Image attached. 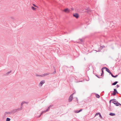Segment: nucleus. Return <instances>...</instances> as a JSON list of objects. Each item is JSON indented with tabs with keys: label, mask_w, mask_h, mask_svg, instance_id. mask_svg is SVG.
Instances as JSON below:
<instances>
[{
	"label": "nucleus",
	"mask_w": 121,
	"mask_h": 121,
	"mask_svg": "<svg viewBox=\"0 0 121 121\" xmlns=\"http://www.w3.org/2000/svg\"><path fill=\"white\" fill-rule=\"evenodd\" d=\"M63 11L66 13H68L70 12V10L68 8H66L64 9Z\"/></svg>",
	"instance_id": "1"
},
{
	"label": "nucleus",
	"mask_w": 121,
	"mask_h": 121,
	"mask_svg": "<svg viewBox=\"0 0 121 121\" xmlns=\"http://www.w3.org/2000/svg\"><path fill=\"white\" fill-rule=\"evenodd\" d=\"M73 93L69 97V102H70L73 99Z\"/></svg>",
	"instance_id": "2"
},
{
	"label": "nucleus",
	"mask_w": 121,
	"mask_h": 121,
	"mask_svg": "<svg viewBox=\"0 0 121 121\" xmlns=\"http://www.w3.org/2000/svg\"><path fill=\"white\" fill-rule=\"evenodd\" d=\"M48 73H45V74H43L42 75H38L37 74H36V76H39V77H43V76H46L47 75H48Z\"/></svg>",
	"instance_id": "3"
},
{
	"label": "nucleus",
	"mask_w": 121,
	"mask_h": 121,
	"mask_svg": "<svg viewBox=\"0 0 121 121\" xmlns=\"http://www.w3.org/2000/svg\"><path fill=\"white\" fill-rule=\"evenodd\" d=\"M73 16L74 17H75L77 19L79 17V16L78 14L77 13H75L73 14Z\"/></svg>",
	"instance_id": "4"
},
{
	"label": "nucleus",
	"mask_w": 121,
	"mask_h": 121,
	"mask_svg": "<svg viewBox=\"0 0 121 121\" xmlns=\"http://www.w3.org/2000/svg\"><path fill=\"white\" fill-rule=\"evenodd\" d=\"M112 103L114 104H116L117 106H119L120 105V104L119 103L116 101H113L112 102Z\"/></svg>",
	"instance_id": "5"
},
{
	"label": "nucleus",
	"mask_w": 121,
	"mask_h": 121,
	"mask_svg": "<svg viewBox=\"0 0 121 121\" xmlns=\"http://www.w3.org/2000/svg\"><path fill=\"white\" fill-rule=\"evenodd\" d=\"M104 68L106 69V71L108 72V73H109L110 74H112V73L109 70L108 68H106V67Z\"/></svg>",
	"instance_id": "6"
},
{
	"label": "nucleus",
	"mask_w": 121,
	"mask_h": 121,
	"mask_svg": "<svg viewBox=\"0 0 121 121\" xmlns=\"http://www.w3.org/2000/svg\"><path fill=\"white\" fill-rule=\"evenodd\" d=\"M45 82V81H41L40 83H39V85H40L41 86H42L43 84Z\"/></svg>",
	"instance_id": "7"
},
{
	"label": "nucleus",
	"mask_w": 121,
	"mask_h": 121,
	"mask_svg": "<svg viewBox=\"0 0 121 121\" xmlns=\"http://www.w3.org/2000/svg\"><path fill=\"white\" fill-rule=\"evenodd\" d=\"M109 115L110 116H113L115 115V114L113 113H110L109 114Z\"/></svg>",
	"instance_id": "8"
},
{
	"label": "nucleus",
	"mask_w": 121,
	"mask_h": 121,
	"mask_svg": "<svg viewBox=\"0 0 121 121\" xmlns=\"http://www.w3.org/2000/svg\"><path fill=\"white\" fill-rule=\"evenodd\" d=\"M31 9L33 10H36V9L33 7H31Z\"/></svg>",
	"instance_id": "9"
},
{
	"label": "nucleus",
	"mask_w": 121,
	"mask_h": 121,
	"mask_svg": "<svg viewBox=\"0 0 121 121\" xmlns=\"http://www.w3.org/2000/svg\"><path fill=\"white\" fill-rule=\"evenodd\" d=\"M111 75L113 77H114V78H116V77H117V76L118 75H116V76H114L113 74H112H112H111Z\"/></svg>",
	"instance_id": "10"
},
{
	"label": "nucleus",
	"mask_w": 121,
	"mask_h": 121,
	"mask_svg": "<svg viewBox=\"0 0 121 121\" xmlns=\"http://www.w3.org/2000/svg\"><path fill=\"white\" fill-rule=\"evenodd\" d=\"M118 82H117L116 81L114 82V83H113L112 84V85H116L117 83Z\"/></svg>",
	"instance_id": "11"
},
{
	"label": "nucleus",
	"mask_w": 121,
	"mask_h": 121,
	"mask_svg": "<svg viewBox=\"0 0 121 121\" xmlns=\"http://www.w3.org/2000/svg\"><path fill=\"white\" fill-rule=\"evenodd\" d=\"M82 110V109H80L79 111H75V112L76 113H78Z\"/></svg>",
	"instance_id": "12"
},
{
	"label": "nucleus",
	"mask_w": 121,
	"mask_h": 121,
	"mask_svg": "<svg viewBox=\"0 0 121 121\" xmlns=\"http://www.w3.org/2000/svg\"><path fill=\"white\" fill-rule=\"evenodd\" d=\"M103 69H104V68H102L101 69V71H102V73H101V75H102V74H104V72H103Z\"/></svg>",
	"instance_id": "13"
},
{
	"label": "nucleus",
	"mask_w": 121,
	"mask_h": 121,
	"mask_svg": "<svg viewBox=\"0 0 121 121\" xmlns=\"http://www.w3.org/2000/svg\"><path fill=\"white\" fill-rule=\"evenodd\" d=\"M116 92H113V93H112V95H116Z\"/></svg>",
	"instance_id": "14"
},
{
	"label": "nucleus",
	"mask_w": 121,
	"mask_h": 121,
	"mask_svg": "<svg viewBox=\"0 0 121 121\" xmlns=\"http://www.w3.org/2000/svg\"><path fill=\"white\" fill-rule=\"evenodd\" d=\"M10 119L8 118H7L6 119V121H9L10 120Z\"/></svg>",
	"instance_id": "15"
},
{
	"label": "nucleus",
	"mask_w": 121,
	"mask_h": 121,
	"mask_svg": "<svg viewBox=\"0 0 121 121\" xmlns=\"http://www.w3.org/2000/svg\"><path fill=\"white\" fill-rule=\"evenodd\" d=\"M96 97L97 98H99L100 97L99 95H96Z\"/></svg>",
	"instance_id": "16"
},
{
	"label": "nucleus",
	"mask_w": 121,
	"mask_h": 121,
	"mask_svg": "<svg viewBox=\"0 0 121 121\" xmlns=\"http://www.w3.org/2000/svg\"><path fill=\"white\" fill-rule=\"evenodd\" d=\"M48 111V110H47L46 111H43V112H41V115L42 114H43V112H46Z\"/></svg>",
	"instance_id": "17"
},
{
	"label": "nucleus",
	"mask_w": 121,
	"mask_h": 121,
	"mask_svg": "<svg viewBox=\"0 0 121 121\" xmlns=\"http://www.w3.org/2000/svg\"><path fill=\"white\" fill-rule=\"evenodd\" d=\"M33 5L34 6V7H36L37 8H38V7L35 4H33Z\"/></svg>",
	"instance_id": "18"
},
{
	"label": "nucleus",
	"mask_w": 121,
	"mask_h": 121,
	"mask_svg": "<svg viewBox=\"0 0 121 121\" xmlns=\"http://www.w3.org/2000/svg\"><path fill=\"white\" fill-rule=\"evenodd\" d=\"M114 92H117V90L116 89H114Z\"/></svg>",
	"instance_id": "19"
},
{
	"label": "nucleus",
	"mask_w": 121,
	"mask_h": 121,
	"mask_svg": "<svg viewBox=\"0 0 121 121\" xmlns=\"http://www.w3.org/2000/svg\"><path fill=\"white\" fill-rule=\"evenodd\" d=\"M26 103V102H22V103H21V105H22L23 104H24V103Z\"/></svg>",
	"instance_id": "20"
},
{
	"label": "nucleus",
	"mask_w": 121,
	"mask_h": 121,
	"mask_svg": "<svg viewBox=\"0 0 121 121\" xmlns=\"http://www.w3.org/2000/svg\"><path fill=\"white\" fill-rule=\"evenodd\" d=\"M99 114V113H97L96 114H95V116H96V115H98Z\"/></svg>",
	"instance_id": "21"
},
{
	"label": "nucleus",
	"mask_w": 121,
	"mask_h": 121,
	"mask_svg": "<svg viewBox=\"0 0 121 121\" xmlns=\"http://www.w3.org/2000/svg\"><path fill=\"white\" fill-rule=\"evenodd\" d=\"M119 85H117V88L118 87H119Z\"/></svg>",
	"instance_id": "22"
},
{
	"label": "nucleus",
	"mask_w": 121,
	"mask_h": 121,
	"mask_svg": "<svg viewBox=\"0 0 121 121\" xmlns=\"http://www.w3.org/2000/svg\"><path fill=\"white\" fill-rule=\"evenodd\" d=\"M99 116L100 117H101V115L99 114Z\"/></svg>",
	"instance_id": "23"
},
{
	"label": "nucleus",
	"mask_w": 121,
	"mask_h": 121,
	"mask_svg": "<svg viewBox=\"0 0 121 121\" xmlns=\"http://www.w3.org/2000/svg\"><path fill=\"white\" fill-rule=\"evenodd\" d=\"M111 100L110 101H110H111V100Z\"/></svg>",
	"instance_id": "24"
}]
</instances>
